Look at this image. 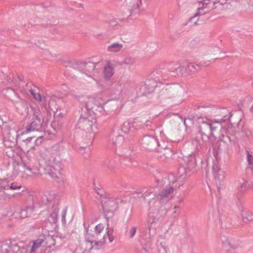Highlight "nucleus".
<instances>
[{
	"label": "nucleus",
	"mask_w": 253,
	"mask_h": 253,
	"mask_svg": "<svg viewBox=\"0 0 253 253\" xmlns=\"http://www.w3.org/2000/svg\"><path fill=\"white\" fill-rule=\"evenodd\" d=\"M214 178L218 179L219 180H222L224 178L225 172L224 170L216 168V169H214Z\"/></svg>",
	"instance_id": "nucleus-8"
},
{
	"label": "nucleus",
	"mask_w": 253,
	"mask_h": 253,
	"mask_svg": "<svg viewBox=\"0 0 253 253\" xmlns=\"http://www.w3.org/2000/svg\"><path fill=\"white\" fill-rule=\"evenodd\" d=\"M40 125H41V120L39 118L37 117L36 122H32L31 124V127H30V128H27V131H29L31 130H34L36 126H40Z\"/></svg>",
	"instance_id": "nucleus-11"
},
{
	"label": "nucleus",
	"mask_w": 253,
	"mask_h": 253,
	"mask_svg": "<svg viewBox=\"0 0 253 253\" xmlns=\"http://www.w3.org/2000/svg\"><path fill=\"white\" fill-rule=\"evenodd\" d=\"M123 48V45L120 43H113L108 47V50L110 52H117Z\"/></svg>",
	"instance_id": "nucleus-9"
},
{
	"label": "nucleus",
	"mask_w": 253,
	"mask_h": 253,
	"mask_svg": "<svg viewBox=\"0 0 253 253\" xmlns=\"http://www.w3.org/2000/svg\"><path fill=\"white\" fill-rule=\"evenodd\" d=\"M58 213V210H55L54 211H53V213L50 214V217L52 218V221L55 222L56 219H57Z\"/></svg>",
	"instance_id": "nucleus-13"
},
{
	"label": "nucleus",
	"mask_w": 253,
	"mask_h": 253,
	"mask_svg": "<svg viewBox=\"0 0 253 253\" xmlns=\"http://www.w3.org/2000/svg\"><path fill=\"white\" fill-rule=\"evenodd\" d=\"M172 191V189L171 187H169V193H170Z\"/></svg>",
	"instance_id": "nucleus-20"
},
{
	"label": "nucleus",
	"mask_w": 253,
	"mask_h": 253,
	"mask_svg": "<svg viewBox=\"0 0 253 253\" xmlns=\"http://www.w3.org/2000/svg\"><path fill=\"white\" fill-rule=\"evenodd\" d=\"M222 250L227 253H233L234 252V248L229 244L224 243L222 245Z\"/></svg>",
	"instance_id": "nucleus-10"
},
{
	"label": "nucleus",
	"mask_w": 253,
	"mask_h": 253,
	"mask_svg": "<svg viewBox=\"0 0 253 253\" xmlns=\"http://www.w3.org/2000/svg\"><path fill=\"white\" fill-rule=\"evenodd\" d=\"M214 2L210 0H204V2L197 3L198 13L196 14H203L208 12L209 10L213 8Z\"/></svg>",
	"instance_id": "nucleus-3"
},
{
	"label": "nucleus",
	"mask_w": 253,
	"mask_h": 253,
	"mask_svg": "<svg viewBox=\"0 0 253 253\" xmlns=\"http://www.w3.org/2000/svg\"><path fill=\"white\" fill-rule=\"evenodd\" d=\"M113 229L105 227L104 224L99 223L93 229H88L85 235L86 241L84 246L86 251L91 250L93 245L101 246L105 243V240L109 238V242L113 241Z\"/></svg>",
	"instance_id": "nucleus-1"
},
{
	"label": "nucleus",
	"mask_w": 253,
	"mask_h": 253,
	"mask_svg": "<svg viewBox=\"0 0 253 253\" xmlns=\"http://www.w3.org/2000/svg\"><path fill=\"white\" fill-rule=\"evenodd\" d=\"M82 102L85 105L86 109L95 115H101L104 112L105 100L100 95L85 96Z\"/></svg>",
	"instance_id": "nucleus-2"
},
{
	"label": "nucleus",
	"mask_w": 253,
	"mask_h": 253,
	"mask_svg": "<svg viewBox=\"0 0 253 253\" xmlns=\"http://www.w3.org/2000/svg\"><path fill=\"white\" fill-rule=\"evenodd\" d=\"M37 160L40 166H44L49 164L50 160L45 151H40L37 155Z\"/></svg>",
	"instance_id": "nucleus-4"
},
{
	"label": "nucleus",
	"mask_w": 253,
	"mask_h": 253,
	"mask_svg": "<svg viewBox=\"0 0 253 253\" xmlns=\"http://www.w3.org/2000/svg\"><path fill=\"white\" fill-rule=\"evenodd\" d=\"M132 62V61L130 58L126 59L125 61V63L126 64H130Z\"/></svg>",
	"instance_id": "nucleus-16"
},
{
	"label": "nucleus",
	"mask_w": 253,
	"mask_h": 253,
	"mask_svg": "<svg viewBox=\"0 0 253 253\" xmlns=\"http://www.w3.org/2000/svg\"><path fill=\"white\" fill-rule=\"evenodd\" d=\"M251 111H253V107H252V108H251Z\"/></svg>",
	"instance_id": "nucleus-22"
},
{
	"label": "nucleus",
	"mask_w": 253,
	"mask_h": 253,
	"mask_svg": "<svg viewBox=\"0 0 253 253\" xmlns=\"http://www.w3.org/2000/svg\"><path fill=\"white\" fill-rule=\"evenodd\" d=\"M210 127H211V130L212 134V132H213V131L215 130V127L212 126V125L211 124L210 125Z\"/></svg>",
	"instance_id": "nucleus-17"
},
{
	"label": "nucleus",
	"mask_w": 253,
	"mask_h": 253,
	"mask_svg": "<svg viewBox=\"0 0 253 253\" xmlns=\"http://www.w3.org/2000/svg\"><path fill=\"white\" fill-rule=\"evenodd\" d=\"M251 158V156L250 155L248 156V161L250 162V158Z\"/></svg>",
	"instance_id": "nucleus-19"
},
{
	"label": "nucleus",
	"mask_w": 253,
	"mask_h": 253,
	"mask_svg": "<svg viewBox=\"0 0 253 253\" xmlns=\"http://www.w3.org/2000/svg\"><path fill=\"white\" fill-rule=\"evenodd\" d=\"M33 96H34V97L35 99L37 100H39L40 101H42V99L41 97V96L40 94L39 93H33Z\"/></svg>",
	"instance_id": "nucleus-15"
},
{
	"label": "nucleus",
	"mask_w": 253,
	"mask_h": 253,
	"mask_svg": "<svg viewBox=\"0 0 253 253\" xmlns=\"http://www.w3.org/2000/svg\"><path fill=\"white\" fill-rule=\"evenodd\" d=\"M41 242H38L35 241L33 243L32 250H29V247L27 245H25L23 247H19L18 250L16 251L15 253H30L35 250V248L41 246Z\"/></svg>",
	"instance_id": "nucleus-5"
},
{
	"label": "nucleus",
	"mask_w": 253,
	"mask_h": 253,
	"mask_svg": "<svg viewBox=\"0 0 253 253\" xmlns=\"http://www.w3.org/2000/svg\"><path fill=\"white\" fill-rule=\"evenodd\" d=\"M2 182H3V183H6V181H4H4H3Z\"/></svg>",
	"instance_id": "nucleus-23"
},
{
	"label": "nucleus",
	"mask_w": 253,
	"mask_h": 253,
	"mask_svg": "<svg viewBox=\"0 0 253 253\" xmlns=\"http://www.w3.org/2000/svg\"><path fill=\"white\" fill-rule=\"evenodd\" d=\"M210 65V61H208L205 63H204V66H208Z\"/></svg>",
	"instance_id": "nucleus-18"
},
{
	"label": "nucleus",
	"mask_w": 253,
	"mask_h": 253,
	"mask_svg": "<svg viewBox=\"0 0 253 253\" xmlns=\"http://www.w3.org/2000/svg\"><path fill=\"white\" fill-rule=\"evenodd\" d=\"M103 208L107 212H114L116 210V205L113 201L108 200L103 204Z\"/></svg>",
	"instance_id": "nucleus-7"
},
{
	"label": "nucleus",
	"mask_w": 253,
	"mask_h": 253,
	"mask_svg": "<svg viewBox=\"0 0 253 253\" xmlns=\"http://www.w3.org/2000/svg\"><path fill=\"white\" fill-rule=\"evenodd\" d=\"M113 69L110 62H107L104 66V76L105 80H110L113 75Z\"/></svg>",
	"instance_id": "nucleus-6"
},
{
	"label": "nucleus",
	"mask_w": 253,
	"mask_h": 253,
	"mask_svg": "<svg viewBox=\"0 0 253 253\" xmlns=\"http://www.w3.org/2000/svg\"><path fill=\"white\" fill-rule=\"evenodd\" d=\"M177 208H178V207H176V206H175V207H174V209H175V210L177 209Z\"/></svg>",
	"instance_id": "nucleus-21"
},
{
	"label": "nucleus",
	"mask_w": 253,
	"mask_h": 253,
	"mask_svg": "<svg viewBox=\"0 0 253 253\" xmlns=\"http://www.w3.org/2000/svg\"><path fill=\"white\" fill-rule=\"evenodd\" d=\"M136 229L135 227H134V226L131 227L130 228L129 230H128V235H129L130 238H132L134 236V235L136 233Z\"/></svg>",
	"instance_id": "nucleus-12"
},
{
	"label": "nucleus",
	"mask_w": 253,
	"mask_h": 253,
	"mask_svg": "<svg viewBox=\"0 0 253 253\" xmlns=\"http://www.w3.org/2000/svg\"><path fill=\"white\" fill-rule=\"evenodd\" d=\"M21 188V185H18L17 184H16L14 182L12 183L10 185V187H9V188H10V189H12V190L20 189Z\"/></svg>",
	"instance_id": "nucleus-14"
}]
</instances>
